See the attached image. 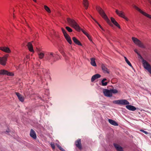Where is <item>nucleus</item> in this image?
<instances>
[{"mask_svg": "<svg viewBox=\"0 0 151 151\" xmlns=\"http://www.w3.org/2000/svg\"><path fill=\"white\" fill-rule=\"evenodd\" d=\"M134 51L138 55H140L139 54V53L138 52L137 50V49H135L134 50Z\"/></svg>", "mask_w": 151, "mask_h": 151, "instance_id": "obj_40", "label": "nucleus"}, {"mask_svg": "<svg viewBox=\"0 0 151 151\" xmlns=\"http://www.w3.org/2000/svg\"><path fill=\"white\" fill-rule=\"evenodd\" d=\"M9 132V130H7V131H6V132L7 133Z\"/></svg>", "mask_w": 151, "mask_h": 151, "instance_id": "obj_42", "label": "nucleus"}, {"mask_svg": "<svg viewBox=\"0 0 151 151\" xmlns=\"http://www.w3.org/2000/svg\"><path fill=\"white\" fill-rule=\"evenodd\" d=\"M50 145L52 148L53 149H54L55 148V145L54 143L53 142H51L50 143Z\"/></svg>", "mask_w": 151, "mask_h": 151, "instance_id": "obj_38", "label": "nucleus"}, {"mask_svg": "<svg viewBox=\"0 0 151 151\" xmlns=\"http://www.w3.org/2000/svg\"><path fill=\"white\" fill-rule=\"evenodd\" d=\"M64 37L68 42L70 44H71L72 43V41L69 35L68 34H67L66 35L64 36Z\"/></svg>", "mask_w": 151, "mask_h": 151, "instance_id": "obj_20", "label": "nucleus"}, {"mask_svg": "<svg viewBox=\"0 0 151 151\" xmlns=\"http://www.w3.org/2000/svg\"><path fill=\"white\" fill-rule=\"evenodd\" d=\"M140 131L141 132H143V133H145L146 134H148V133L147 132L145 131H144L143 130L141 129Z\"/></svg>", "mask_w": 151, "mask_h": 151, "instance_id": "obj_39", "label": "nucleus"}, {"mask_svg": "<svg viewBox=\"0 0 151 151\" xmlns=\"http://www.w3.org/2000/svg\"><path fill=\"white\" fill-rule=\"evenodd\" d=\"M45 71V70H42V71L44 73Z\"/></svg>", "mask_w": 151, "mask_h": 151, "instance_id": "obj_43", "label": "nucleus"}, {"mask_svg": "<svg viewBox=\"0 0 151 151\" xmlns=\"http://www.w3.org/2000/svg\"><path fill=\"white\" fill-rule=\"evenodd\" d=\"M76 145L79 149L81 150L82 148L81 139H78L75 142Z\"/></svg>", "mask_w": 151, "mask_h": 151, "instance_id": "obj_11", "label": "nucleus"}, {"mask_svg": "<svg viewBox=\"0 0 151 151\" xmlns=\"http://www.w3.org/2000/svg\"><path fill=\"white\" fill-rule=\"evenodd\" d=\"M0 50H1L7 53L11 52V50L9 48L7 47H0Z\"/></svg>", "mask_w": 151, "mask_h": 151, "instance_id": "obj_12", "label": "nucleus"}, {"mask_svg": "<svg viewBox=\"0 0 151 151\" xmlns=\"http://www.w3.org/2000/svg\"><path fill=\"white\" fill-rule=\"evenodd\" d=\"M16 94L20 101L21 102H23L24 101V98L18 92H16Z\"/></svg>", "mask_w": 151, "mask_h": 151, "instance_id": "obj_15", "label": "nucleus"}, {"mask_svg": "<svg viewBox=\"0 0 151 151\" xmlns=\"http://www.w3.org/2000/svg\"><path fill=\"white\" fill-rule=\"evenodd\" d=\"M67 20L69 25L73 27L77 31H80L81 28L80 27L74 20L69 18H67Z\"/></svg>", "mask_w": 151, "mask_h": 151, "instance_id": "obj_1", "label": "nucleus"}, {"mask_svg": "<svg viewBox=\"0 0 151 151\" xmlns=\"http://www.w3.org/2000/svg\"><path fill=\"white\" fill-rule=\"evenodd\" d=\"M88 39H89V40L91 42H93L92 41V40L91 39V37L90 36L89 37H88Z\"/></svg>", "mask_w": 151, "mask_h": 151, "instance_id": "obj_41", "label": "nucleus"}, {"mask_svg": "<svg viewBox=\"0 0 151 151\" xmlns=\"http://www.w3.org/2000/svg\"><path fill=\"white\" fill-rule=\"evenodd\" d=\"M107 80V79L106 78H104L101 81V83L102 84L103 86H106L107 84V82H104L106 81Z\"/></svg>", "mask_w": 151, "mask_h": 151, "instance_id": "obj_27", "label": "nucleus"}, {"mask_svg": "<svg viewBox=\"0 0 151 151\" xmlns=\"http://www.w3.org/2000/svg\"><path fill=\"white\" fill-rule=\"evenodd\" d=\"M91 64V65L93 66H96V65L95 61V59L94 58H91L90 59Z\"/></svg>", "mask_w": 151, "mask_h": 151, "instance_id": "obj_24", "label": "nucleus"}, {"mask_svg": "<svg viewBox=\"0 0 151 151\" xmlns=\"http://www.w3.org/2000/svg\"><path fill=\"white\" fill-rule=\"evenodd\" d=\"M44 9L48 13L51 12V11L50 8L47 6L45 5L44 6Z\"/></svg>", "mask_w": 151, "mask_h": 151, "instance_id": "obj_29", "label": "nucleus"}, {"mask_svg": "<svg viewBox=\"0 0 151 151\" xmlns=\"http://www.w3.org/2000/svg\"><path fill=\"white\" fill-rule=\"evenodd\" d=\"M110 91L111 92V93H118V91L116 89H111Z\"/></svg>", "mask_w": 151, "mask_h": 151, "instance_id": "obj_33", "label": "nucleus"}, {"mask_svg": "<svg viewBox=\"0 0 151 151\" xmlns=\"http://www.w3.org/2000/svg\"><path fill=\"white\" fill-rule=\"evenodd\" d=\"M115 12L116 13L119 17L123 18L127 21L129 20V19L125 17L124 13L123 12L119 11L117 9H116Z\"/></svg>", "mask_w": 151, "mask_h": 151, "instance_id": "obj_7", "label": "nucleus"}, {"mask_svg": "<svg viewBox=\"0 0 151 151\" xmlns=\"http://www.w3.org/2000/svg\"><path fill=\"white\" fill-rule=\"evenodd\" d=\"M113 103L118 105H129V102L126 99H120L114 100L113 101Z\"/></svg>", "mask_w": 151, "mask_h": 151, "instance_id": "obj_3", "label": "nucleus"}, {"mask_svg": "<svg viewBox=\"0 0 151 151\" xmlns=\"http://www.w3.org/2000/svg\"><path fill=\"white\" fill-rule=\"evenodd\" d=\"M101 76L100 74H96L92 76L91 79V81L93 82L94 81L95 79L100 78Z\"/></svg>", "mask_w": 151, "mask_h": 151, "instance_id": "obj_16", "label": "nucleus"}, {"mask_svg": "<svg viewBox=\"0 0 151 151\" xmlns=\"http://www.w3.org/2000/svg\"><path fill=\"white\" fill-rule=\"evenodd\" d=\"M35 2H36V0H33Z\"/></svg>", "mask_w": 151, "mask_h": 151, "instance_id": "obj_45", "label": "nucleus"}, {"mask_svg": "<svg viewBox=\"0 0 151 151\" xmlns=\"http://www.w3.org/2000/svg\"><path fill=\"white\" fill-rule=\"evenodd\" d=\"M102 69L104 73H109V70L106 68L105 65L103 64L101 65Z\"/></svg>", "mask_w": 151, "mask_h": 151, "instance_id": "obj_19", "label": "nucleus"}, {"mask_svg": "<svg viewBox=\"0 0 151 151\" xmlns=\"http://www.w3.org/2000/svg\"><path fill=\"white\" fill-rule=\"evenodd\" d=\"M88 17L90 18H91L93 20H94L99 25V26L100 28L102 29L103 30V28L101 26V25L95 19H94L91 15H89Z\"/></svg>", "mask_w": 151, "mask_h": 151, "instance_id": "obj_26", "label": "nucleus"}, {"mask_svg": "<svg viewBox=\"0 0 151 151\" xmlns=\"http://www.w3.org/2000/svg\"><path fill=\"white\" fill-rule=\"evenodd\" d=\"M63 56H65V54L64 53H63Z\"/></svg>", "mask_w": 151, "mask_h": 151, "instance_id": "obj_44", "label": "nucleus"}, {"mask_svg": "<svg viewBox=\"0 0 151 151\" xmlns=\"http://www.w3.org/2000/svg\"><path fill=\"white\" fill-rule=\"evenodd\" d=\"M57 146L58 148L61 151H65V150L62 147L59 145L58 144L57 145Z\"/></svg>", "mask_w": 151, "mask_h": 151, "instance_id": "obj_34", "label": "nucleus"}, {"mask_svg": "<svg viewBox=\"0 0 151 151\" xmlns=\"http://www.w3.org/2000/svg\"><path fill=\"white\" fill-rule=\"evenodd\" d=\"M83 4L86 9H87L88 6V2L87 0H83Z\"/></svg>", "mask_w": 151, "mask_h": 151, "instance_id": "obj_25", "label": "nucleus"}, {"mask_svg": "<svg viewBox=\"0 0 151 151\" xmlns=\"http://www.w3.org/2000/svg\"><path fill=\"white\" fill-rule=\"evenodd\" d=\"M6 75H7L8 76H14V74L13 73L11 72H8L7 71L6 73Z\"/></svg>", "mask_w": 151, "mask_h": 151, "instance_id": "obj_35", "label": "nucleus"}, {"mask_svg": "<svg viewBox=\"0 0 151 151\" xmlns=\"http://www.w3.org/2000/svg\"><path fill=\"white\" fill-rule=\"evenodd\" d=\"M113 145L117 151H123L122 148L119 145L116 143H114Z\"/></svg>", "mask_w": 151, "mask_h": 151, "instance_id": "obj_14", "label": "nucleus"}, {"mask_svg": "<svg viewBox=\"0 0 151 151\" xmlns=\"http://www.w3.org/2000/svg\"><path fill=\"white\" fill-rule=\"evenodd\" d=\"M126 107L128 109L132 111H134L136 109L134 106L131 105H127Z\"/></svg>", "mask_w": 151, "mask_h": 151, "instance_id": "obj_17", "label": "nucleus"}, {"mask_svg": "<svg viewBox=\"0 0 151 151\" xmlns=\"http://www.w3.org/2000/svg\"><path fill=\"white\" fill-rule=\"evenodd\" d=\"M142 63L144 68L151 74V66L146 60L143 59Z\"/></svg>", "mask_w": 151, "mask_h": 151, "instance_id": "obj_4", "label": "nucleus"}, {"mask_svg": "<svg viewBox=\"0 0 151 151\" xmlns=\"http://www.w3.org/2000/svg\"><path fill=\"white\" fill-rule=\"evenodd\" d=\"M66 29L69 32H72V29L69 27H66Z\"/></svg>", "mask_w": 151, "mask_h": 151, "instance_id": "obj_36", "label": "nucleus"}, {"mask_svg": "<svg viewBox=\"0 0 151 151\" xmlns=\"http://www.w3.org/2000/svg\"><path fill=\"white\" fill-rule=\"evenodd\" d=\"M134 7L136 10H137V11H138L139 12L142 13L143 15L151 19V15H149V14H147L146 12H145L143 11H142L140 9H139V8H138L136 6H135Z\"/></svg>", "mask_w": 151, "mask_h": 151, "instance_id": "obj_8", "label": "nucleus"}, {"mask_svg": "<svg viewBox=\"0 0 151 151\" xmlns=\"http://www.w3.org/2000/svg\"><path fill=\"white\" fill-rule=\"evenodd\" d=\"M81 30L82 32L86 36L88 37H89L90 36L83 29H81L80 31Z\"/></svg>", "mask_w": 151, "mask_h": 151, "instance_id": "obj_32", "label": "nucleus"}, {"mask_svg": "<svg viewBox=\"0 0 151 151\" xmlns=\"http://www.w3.org/2000/svg\"><path fill=\"white\" fill-rule=\"evenodd\" d=\"M38 55L39 58L41 59L44 56V53L42 52L39 53Z\"/></svg>", "mask_w": 151, "mask_h": 151, "instance_id": "obj_31", "label": "nucleus"}, {"mask_svg": "<svg viewBox=\"0 0 151 151\" xmlns=\"http://www.w3.org/2000/svg\"><path fill=\"white\" fill-rule=\"evenodd\" d=\"M111 22L113 23V24H114L116 26L118 27L119 28H120V26L118 23L115 21L114 18L111 17Z\"/></svg>", "mask_w": 151, "mask_h": 151, "instance_id": "obj_18", "label": "nucleus"}, {"mask_svg": "<svg viewBox=\"0 0 151 151\" xmlns=\"http://www.w3.org/2000/svg\"><path fill=\"white\" fill-rule=\"evenodd\" d=\"M103 93L106 96L111 97L112 96V94L110 90H109L107 89H104L103 91Z\"/></svg>", "mask_w": 151, "mask_h": 151, "instance_id": "obj_9", "label": "nucleus"}, {"mask_svg": "<svg viewBox=\"0 0 151 151\" xmlns=\"http://www.w3.org/2000/svg\"><path fill=\"white\" fill-rule=\"evenodd\" d=\"M7 71L4 70H0V74L6 75Z\"/></svg>", "mask_w": 151, "mask_h": 151, "instance_id": "obj_30", "label": "nucleus"}, {"mask_svg": "<svg viewBox=\"0 0 151 151\" xmlns=\"http://www.w3.org/2000/svg\"><path fill=\"white\" fill-rule=\"evenodd\" d=\"M96 9L99 14L110 25L112 26V24L111 23L110 20L108 18L104 10L101 8L99 7H97Z\"/></svg>", "mask_w": 151, "mask_h": 151, "instance_id": "obj_2", "label": "nucleus"}, {"mask_svg": "<svg viewBox=\"0 0 151 151\" xmlns=\"http://www.w3.org/2000/svg\"><path fill=\"white\" fill-rule=\"evenodd\" d=\"M72 40L75 44L79 45H82L80 42L76 37H73Z\"/></svg>", "mask_w": 151, "mask_h": 151, "instance_id": "obj_22", "label": "nucleus"}, {"mask_svg": "<svg viewBox=\"0 0 151 151\" xmlns=\"http://www.w3.org/2000/svg\"><path fill=\"white\" fill-rule=\"evenodd\" d=\"M61 29L63 34L64 36L68 34L66 33V31L63 28H62Z\"/></svg>", "mask_w": 151, "mask_h": 151, "instance_id": "obj_37", "label": "nucleus"}, {"mask_svg": "<svg viewBox=\"0 0 151 151\" xmlns=\"http://www.w3.org/2000/svg\"><path fill=\"white\" fill-rule=\"evenodd\" d=\"M124 59H125V60L126 61V63H127L132 68H133V67L132 66V64H131V63L127 59V58L125 57H124Z\"/></svg>", "mask_w": 151, "mask_h": 151, "instance_id": "obj_28", "label": "nucleus"}, {"mask_svg": "<svg viewBox=\"0 0 151 151\" xmlns=\"http://www.w3.org/2000/svg\"><path fill=\"white\" fill-rule=\"evenodd\" d=\"M30 136L34 139H36L37 136L35 131L32 129H31L30 133Z\"/></svg>", "mask_w": 151, "mask_h": 151, "instance_id": "obj_13", "label": "nucleus"}, {"mask_svg": "<svg viewBox=\"0 0 151 151\" xmlns=\"http://www.w3.org/2000/svg\"><path fill=\"white\" fill-rule=\"evenodd\" d=\"M132 39L134 42L139 47L143 48H145V46L142 43V42L137 38L134 37H132Z\"/></svg>", "mask_w": 151, "mask_h": 151, "instance_id": "obj_5", "label": "nucleus"}, {"mask_svg": "<svg viewBox=\"0 0 151 151\" xmlns=\"http://www.w3.org/2000/svg\"><path fill=\"white\" fill-rule=\"evenodd\" d=\"M108 121L111 124L115 126H117L118 124L115 121L112 120L111 119H108Z\"/></svg>", "mask_w": 151, "mask_h": 151, "instance_id": "obj_23", "label": "nucleus"}, {"mask_svg": "<svg viewBox=\"0 0 151 151\" xmlns=\"http://www.w3.org/2000/svg\"><path fill=\"white\" fill-rule=\"evenodd\" d=\"M55 54L53 52H49L46 55L45 58L48 61L50 60L52 58L54 57Z\"/></svg>", "mask_w": 151, "mask_h": 151, "instance_id": "obj_10", "label": "nucleus"}, {"mask_svg": "<svg viewBox=\"0 0 151 151\" xmlns=\"http://www.w3.org/2000/svg\"><path fill=\"white\" fill-rule=\"evenodd\" d=\"M27 46L30 51L32 52L34 51L33 46L31 42H28L27 44Z\"/></svg>", "mask_w": 151, "mask_h": 151, "instance_id": "obj_21", "label": "nucleus"}, {"mask_svg": "<svg viewBox=\"0 0 151 151\" xmlns=\"http://www.w3.org/2000/svg\"><path fill=\"white\" fill-rule=\"evenodd\" d=\"M8 57V55L6 54L2 57H0V64L3 65H5Z\"/></svg>", "mask_w": 151, "mask_h": 151, "instance_id": "obj_6", "label": "nucleus"}]
</instances>
